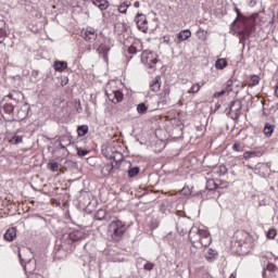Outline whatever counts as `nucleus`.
<instances>
[{
	"label": "nucleus",
	"mask_w": 278,
	"mask_h": 278,
	"mask_svg": "<svg viewBox=\"0 0 278 278\" xmlns=\"http://www.w3.org/2000/svg\"><path fill=\"white\" fill-rule=\"evenodd\" d=\"M198 249L200 248H194V245L191 243V247H190V257L191 260H194V257H199V251Z\"/></svg>",
	"instance_id": "e433bc0d"
},
{
	"label": "nucleus",
	"mask_w": 278,
	"mask_h": 278,
	"mask_svg": "<svg viewBox=\"0 0 278 278\" xmlns=\"http://www.w3.org/2000/svg\"><path fill=\"white\" fill-rule=\"evenodd\" d=\"M199 90H201L200 84L192 85V87L189 89V94H197Z\"/></svg>",
	"instance_id": "a19ab883"
},
{
	"label": "nucleus",
	"mask_w": 278,
	"mask_h": 278,
	"mask_svg": "<svg viewBox=\"0 0 278 278\" xmlns=\"http://www.w3.org/2000/svg\"><path fill=\"white\" fill-rule=\"evenodd\" d=\"M248 168H253V167L251 165H249Z\"/></svg>",
	"instance_id": "774afa93"
},
{
	"label": "nucleus",
	"mask_w": 278,
	"mask_h": 278,
	"mask_svg": "<svg viewBox=\"0 0 278 278\" xmlns=\"http://www.w3.org/2000/svg\"><path fill=\"white\" fill-rule=\"evenodd\" d=\"M135 23L139 31H142L143 34H147V31H149V22L147 21V15L138 13L135 17Z\"/></svg>",
	"instance_id": "1a4fd4ad"
},
{
	"label": "nucleus",
	"mask_w": 278,
	"mask_h": 278,
	"mask_svg": "<svg viewBox=\"0 0 278 278\" xmlns=\"http://www.w3.org/2000/svg\"><path fill=\"white\" fill-rule=\"evenodd\" d=\"M97 53H99V55H102L104 62H108V53H110V48L108 45L105 43H101L98 48H97Z\"/></svg>",
	"instance_id": "f8f14e48"
},
{
	"label": "nucleus",
	"mask_w": 278,
	"mask_h": 278,
	"mask_svg": "<svg viewBox=\"0 0 278 278\" xmlns=\"http://www.w3.org/2000/svg\"><path fill=\"white\" fill-rule=\"evenodd\" d=\"M9 97H10V99H13L14 94L10 93Z\"/></svg>",
	"instance_id": "0e129e2a"
},
{
	"label": "nucleus",
	"mask_w": 278,
	"mask_h": 278,
	"mask_svg": "<svg viewBox=\"0 0 278 278\" xmlns=\"http://www.w3.org/2000/svg\"><path fill=\"white\" fill-rule=\"evenodd\" d=\"M125 231H127V225L121 219H114L109 224V236H111L113 242L121 241Z\"/></svg>",
	"instance_id": "f03ea898"
},
{
	"label": "nucleus",
	"mask_w": 278,
	"mask_h": 278,
	"mask_svg": "<svg viewBox=\"0 0 278 278\" xmlns=\"http://www.w3.org/2000/svg\"><path fill=\"white\" fill-rule=\"evenodd\" d=\"M7 36L8 31L5 30V21L0 20V45L3 43Z\"/></svg>",
	"instance_id": "412c9836"
},
{
	"label": "nucleus",
	"mask_w": 278,
	"mask_h": 278,
	"mask_svg": "<svg viewBox=\"0 0 278 278\" xmlns=\"http://www.w3.org/2000/svg\"><path fill=\"white\" fill-rule=\"evenodd\" d=\"M225 94H229V91L226 88L215 92L213 97L214 99H219V97H225Z\"/></svg>",
	"instance_id": "79ce46f5"
},
{
	"label": "nucleus",
	"mask_w": 278,
	"mask_h": 278,
	"mask_svg": "<svg viewBox=\"0 0 278 278\" xmlns=\"http://www.w3.org/2000/svg\"><path fill=\"white\" fill-rule=\"evenodd\" d=\"M277 265L274 264V263H268L267 264V267H266V270H268L269 273H275V270H277Z\"/></svg>",
	"instance_id": "a18cd8bd"
},
{
	"label": "nucleus",
	"mask_w": 278,
	"mask_h": 278,
	"mask_svg": "<svg viewBox=\"0 0 278 278\" xmlns=\"http://www.w3.org/2000/svg\"><path fill=\"white\" fill-rule=\"evenodd\" d=\"M190 36H192V33L190 31V29L181 30L180 33L177 34V38H178V40L176 41L177 45H181V42H184V40H188Z\"/></svg>",
	"instance_id": "ddd939ff"
},
{
	"label": "nucleus",
	"mask_w": 278,
	"mask_h": 278,
	"mask_svg": "<svg viewBox=\"0 0 278 278\" xmlns=\"http://www.w3.org/2000/svg\"><path fill=\"white\" fill-rule=\"evenodd\" d=\"M118 12H119L121 14H127L126 5L121 4V5L118 7Z\"/></svg>",
	"instance_id": "09e8293b"
},
{
	"label": "nucleus",
	"mask_w": 278,
	"mask_h": 278,
	"mask_svg": "<svg viewBox=\"0 0 278 278\" xmlns=\"http://www.w3.org/2000/svg\"><path fill=\"white\" fill-rule=\"evenodd\" d=\"M274 131H275V125H271L270 123L265 124L264 135L266 136V138H270Z\"/></svg>",
	"instance_id": "393cba45"
},
{
	"label": "nucleus",
	"mask_w": 278,
	"mask_h": 278,
	"mask_svg": "<svg viewBox=\"0 0 278 278\" xmlns=\"http://www.w3.org/2000/svg\"><path fill=\"white\" fill-rule=\"evenodd\" d=\"M113 170H114V163H108L101 168V173L103 177H109V175H112Z\"/></svg>",
	"instance_id": "aec40b11"
},
{
	"label": "nucleus",
	"mask_w": 278,
	"mask_h": 278,
	"mask_svg": "<svg viewBox=\"0 0 278 278\" xmlns=\"http://www.w3.org/2000/svg\"><path fill=\"white\" fill-rule=\"evenodd\" d=\"M23 142V136L14 135L10 140V144H21Z\"/></svg>",
	"instance_id": "72a5a7b5"
},
{
	"label": "nucleus",
	"mask_w": 278,
	"mask_h": 278,
	"mask_svg": "<svg viewBox=\"0 0 278 278\" xmlns=\"http://www.w3.org/2000/svg\"><path fill=\"white\" fill-rule=\"evenodd\" d=\"M228 172H229V169L225 165H219V166L214 168V173L216 175H218L219 177H223V176L227 175Z\"/></svg>",
	"instance_id": "b1692460"
},
{
	"label": "nucleus",
	"mask_w": 278,
	"mask_h": 278,
	"mask_svg": "<svg viewBox=\"0 0 278 278\" xmlns=\"http://www.w3.org/2000/svg\"><path fill=\"white\" fill-rule=\"evenodd\" d=\"M139 51H142V42L140 41H134L128 48V53H130V55H136Z\"/></svg>",
	"instance_id": "4468645a"
},
{
	"label": "nucleus",
	"mask_w": 278,
	"mask_h": 278,
	"mask_svg": "<svg viewBox=\"0 0 278 278\" xmlns=\"http://www.w3.org/2000/svg\"><path fill=\"white\" fill-rule=\"evenodd\" d=\"M71 144V138L68 136H62L59 138V148L66 149Z\"/></svg>",
	"instance_id": "4be33fe9"
},
{
	"label": "nucleus",
	"mask_w": 278,
	"mask_h": 278,
	"mask_svg": "<svg viewBox=\"0 0 278 278\" xmlns=\"http://www.w3.org/2000/svg\"><path fill=\"white\" fill-rule=\"evenodd\" d=\"M260 81H261L260 76H257V75H252V76H251V79H250L249 86H250L251 88H253V87H255V86H260Z\"/></svg>",
	"instance_id": "2f4dec72"
},
{
	"label": "nucleus",
	"mask_w": 278,
	"mask_h": 278,
	"mask_svg": "<svg viewBox=\"0 0 278 278\" xmlns=\"http://www.w3.org/2000/svg\"><path fill=\"white\" fill-rule=\"evenodd\" d=\"M150 88L152 92H160V88H162V76L157 75L154 79H152L150 84Z\"/></svg>",
	"instance_id": "9d476101"
},
{
	"label": "nucleus",
	"mask_w": 278,
	"mask_h": 278,
	"mask_svg": "<svg viewBox=\"0 0 278 278\" xmlns=\"http://www.w3.org/2000/svg\"><path fill=\"white\" fill-rule=\"evenodd\" d=\"M81 38H84L86 42L92 43L99 38V33H97V29L93 27L88 26L86 29L81 30Z\"/></svg>",
	"instance_id": "6e6552de"
},
{
	"label": "nucleus",
	"mask_w": 278,
	"mask_h": 278,
	"mask_svg": "<svg viewBox=\"0 0 278 278\" xmlns=\"http://www.w3.org/2000/svg\"><path fill=\"white\" fill-rule=\"evenodd\" d=\"M162 40H163L164 45H167L168 47H170V45H172V42H170V35L163 36Z\"/></svg>",
	"instance_id": "49530a36"
},
{
	"label": "nucleus",
	"mask_w": 278,
	"mask_h": 278,
	"mask_svg": "<svg viewBox=\"0 0 278 278\" xmlns=\"http://www.w3.org/2000/svg\"><path fill=\"white\" fill-rule=\"evenodd\" d=\"M77 134H78L79 138H84V136H86V134H88V125L78 126Z\"/></svg>",
	"instance_id": "7c9ffc66"
},
{
	"label": "nucleus",
	"mask_w": 278,
	"mask_h": 278,
	"mask_svg": "<svg viewBox=\"0 0 278 278\" xmlns=\"http://www.w3.org/2000/svg\"><path fill=\"white\" fill-rule=\"evenodd\" d=\"M266 238H268V240H275V238H277V230L270 228L266 233Z\"/></svg>",
	"instance_id": "4c0bfd02"
},
{
	"label": "nucleus",
	"mask_w": 278,
	"mask_h": 278,
	"mask_svg": "<svg viewBox=\"0 0 278 278\" xmlns=\"http://www.w3.org/2000/svg\"><path fill=\"white\" fill-rule=\"evenodd\" d=\"M93 49H97V45H93Z\"/></svg>",
	"instance_id": "338daca9"
},
{
	"label": "nucleus",
	"mask_w": 278,
	"mask_h": 278,
	"mask_svg": "<svg viewBox=\"0 0 278 278\" xmlns=\"http://www.w3.org/2000/svg\"><path fill=\"white\" fill-rule=\"evenodd\" d=\"M235 12H236V14H237V18H236V21L232 23V25H236V23H238V21H240V22L243 23V25H244V23H247V22L249 21V18H248L247 16H244V15L242 14V12H240V9L236 8V9H235Z\"/></svg>",
	"instance_id": "5701e85b"
},
{
	"label": "nucleus",
	"mask_w": 278,
	"mask_h": 278,
	"mask_svg": "<svg viewBox=\"0 0 278 278\" xmlns=\"http://www.w3.org/2000/svg\"><path fill=\"white\" fill-rule=\"evenodd\" d=\"M84 238H86V233L81 230H72L63 236V240H66L70 244H75V242H79V240H84Z\"/></svg>",
	"instance_id": "0eeeda50"
},
{
	"label": "nucleus",
	"mask_w": 278,
	"mask_h": 278,
	"mask_svg": "<svg viewBox=\"0 0 278 278\" xmlns=\"http://www.w3.org/2000/svg\"><path fill=\"white\" fill-rule=\"evenodd\" d=\"M155 268V264L147 261V263L143 265V270L151 271Z\"/></svg>",
	"instance_id": "37998d69"
},
{
	"label": "nucleus",
	"mask_w": 278,
	"mask_h": 278,
	"mask_svg": "<svg viewBox=\"0 0 278 278\" xmlns=\"http://www.w3.org/2000/svg\"><path fill=\"white\" fill-rule=\"evenodd\" d=\"M249 5H250L251 8H255V5H257V0H250Z\"/></svg>",
	"instance_id": "3c124183"
},
{
	"label": "nucleus",
	"mask_w": 278,
	"mask_h": 278,
	"mask_svg": "<svg viewBox=\"0 0 278 278\" xmlns=\"http://www.w3.org/2000/svg\"><path fill=\"white\" fill-rule=\"evenodd\" d=\"M151 229H157V222L151 223Z\"/></svg>",
	"instance_id": "603ef678"
},
{
	"label": "nucleus",
	"mask_w": 278,
	"mask_h": 278,
	"mask_svg": "<svg viewBox=\"0 0 278 278\" xmlns=\"http://www.w3.org/2000/svg\"><path fill=\"white\" fill-rule=\"evenodd\" d=\"M139 173H140V167H138V166L129 167V169H128V177L134 178Z\"/></svg>",
	"instance_id": "c9c22d12"
},
{
	"label": "nucleus",
	"mask_w": 278,
	"mask_h": 278,
	"mask_svg": "<svg viewBox=\"0 0 278 278\" xmlns=\"http://www.w3.org/2000/svg\"><path fill=\"white\" fill-rule=\"evenodd\" d=\"M106 212L105 210L103 208H100L97 211L96 215H94V218L96 220H105V216H106Z\"/></svg>",
	"instance_id": "c756f323"
},
{
	"label": "nucleus",
	"mask_w": 278,
	"mask_h": 278,
	"mask_svg": "<svg viewBox=\"0 0 278 278\" xmlns=\"http://www.w3.org/2000/svg\"><path fill=\"white\" fill-rule=\"evenodd\" d=\"M273 264H275L278 267V257L274 258V263Z\"/></svg>",
	"instance_id": "bf43d9fd"
},
{
	"label": "nucleus",
	"mask_w": 278,
	"mask_h": 278,
	"mask_svg": "<svg viewBox=\"0 0 278 278\" xmlns=\"http://www.w3.org/2000/svg\"><path fill=\"white\" fill-rule=\"evenodd\" d=\"M189 240L194 249L207 248L212 244V235L205 229L193 226L189 231Z\"/></svg>",
	"instance_id": "f257e3e1"
},
{
	"label": "nucleus",
	"mask_w": 278,
	"mask_h": 278,
	"mask_svg": "<svg viewBox=\"0 0 278 278\" xmlns=\"http://www.w3.org/2000/svg\"><path fill=\"white\" fill-rule=\"evenodd\" d=\"M76 112L78 114H81V112H84V109L81 108V102L79 100L76 102Z\"/></svg>",
	"instance_id": "de8ad7c7"
},
{
	"label": "nucleus",
	"mask_w": 278,
	"mask_h": 278,
	"mask_svg": "<svg viewBox=\"0 0 278 278\" xmlns=\"http://www.w3.org/2000/svg\"><path fill=\"white\" fill-rule=\"evenodd\" d=\"M218 188H227V185H218L214 179L206 180V190L213 192V190H218Z\"/></svg>",
	"instance_id": "9b49d317"
},
{
	"label": "nucleus",
	"mask_w": 278,
	"mask_h": 278,
	"mask_svg": "<svg viewBox=\"0 0 278 278\" xmlns=\"http://www.w3.org/2000/svg\"><path fill=\"white\" fill-rule=\"evenodd\" d=\"M66 68H68V63H66V61L54 62V71L58 73H63V71H66Z\"/></svg>",
	"instance_id": "6ab92c4d"
},
{
	"label": "nucleus",
	"mask_w": 278,
	"mask_h": 278,
	"mask_svg": "<svg viewBox=\"0 0 278 278\" xmlns=\"http://www.w3.org/2000/svg\"><path fill=\"white\" fill-rule=\"evenodd\" d=\"M91 1L93 5H96L97 8H99V10H101V12L110 8V2L108 0H91Z\"/></svg>",
	"instance_id": "dca6fc26"
},
{
	"label": "nucleus",
	"mask_w": 278,
	"mask_h": 278,
	"mask_svg": "<svg viewBox=\"0 0 278 278\" xmlns=\"http://www.w3.org/2000/svg\"><path fill=\"white\" fill-rule=\"evenodd\" d=\"M63 144H65V146L68 144V141L64 140Z\"/></svg>",
	"instance_id": "69168bd1"
},
{
	"label": "nucleus",
	"mask_w": 278,
	"mask_h": 278,
	"mask_svg": "<svg viewBox=\"0 0 278 278\" xmlns=\"http://www.w3.org/2000/svg\"><path fill=\"white\" fill-rule=\"evenodd\" d=\"M149 110V106L144 102H141L137 105V112L138 114H147Z\"/></svg>",
	"instance_id": "473e14b6"
},
{
	"label": "nucleus",
	"mask_w": 278,
	"mask_h": 278,
	"mask_svg": "<svg viewBox=\"0 0 278 278\" xmlns=\"http://www.w3.org/2000/svg\"><path fill=\"white\" fill-rule=\"evenodd\" d=\"M87 49H88V51H92V47L91 46H89Z\"/></svg>",
	"instance_id": "680f3d73"
},
{
	"label": "nucleus",
	"mask_w": 278,
	"mask_h": 278,
	"mask_svg": "<svg viewBox=\"0 0 278 278\" xmlns=\"http://www.w3.org/2000/svg\"><path fill=\"white\" fill-rule=\"evenodd\" d=\"M14 238H16V228H9L4 233V240L7 242H13Z\"/></svg>",
	"instance_id": "f3484780"
},
{
	"label": "nucleus",
	"mask_w": 278,
	"mask_h": 278,
	"mask_svg": "<svg viewBox=\"0 0 278 278\" xmlns=\"http://www.w3.org/2000/svg\"><path fill=\"white\" fill-rule=\"evenodd\" d=\"M176 229L180 236L190 235V229H192V220L187 217H179L176 223Z\"/></svg>",
	"instance_id": "20e7f679"
},
{
	"label": "nucleus",
	"mask_w": 278,
	"mask_h": 278,
	"mask_svg": "<svg viewBox=\"0 0 278 278\" xmlns=\"http://www.w3.org/2000/svg\"><path fill=\"white\" fill-rule=\"evenodd\" d=\"M122 5H126V9H127V8H129V5H131V2L126 1V2L122 3Z\"/></svg>",
	"instance_id": "6e6d98bb"
},
{
	"label": "nucleus",
	"mask_w": 278,
	"mask_h": 278,
	"mask_svg": "<svg viewBox=\"0 0 278 278\" xmlns=\"http://www.w3.org/2000/svg\"><path fill=\"white\" fill-rule=\"evenodd\" d=\"M109 160H113L118 164L125 160V155H123V153L121 152H115L114 154L109 156Z\"/></svg>",
	"instance_id": "a878e982"
},
{
	"label": "nucleus",
	"mask_w": 278,
	"mask_h": 278,
	"mask_svg": "<svg viewBox=\"0 0 278 278\" xmlns=\"http://www.w3.org/2000/svg\"><path fill=\"white\" fill-rule=\"evenodd\" d=\"M262 153L256 151H247L243 153L244 160H251V157H261Z\"/></svg>",
	"instance_id": "bb28decb"
},
{
	"label": "nucleus",
	"mask_w": 278,
	"mask_h": 278,
	"mask_svg": "<svg viewBox=\"0 0 278 278\" xmlns=\"http://www.w3.org/2000/svg\"><path fill=\"white\" fill-rule=\"evenodd\" d=\"M229 278H236L235 274H231Z\"/></svg>",
	"instance_id": "e2e57ef3"
},
{
	"label": "nucleus",
	"mask_w": 278,
	"mask_h": 278,
	"mask_svg": "<svg viewBox=\"0 0 278 278\" xmlns=\"http://www.w3.org/2000/svg\"><path fill=\"white\" fill-rule=\"evenodd\" d=\"M206 262H214L218 257V252L214 249H207L204 253Z\"/></svg>",
	"instance_id": "2eb2a0df"
},
{
	"label": "nucleus",
	"mask_w": 278,
	"mask_h": 278,
	"mask_svg": "<svg viewBox=\"0 0 278 278\" xmlns=\"http://www.w3.org/2000/svg\"><path fill=\"white\" fill-rule=\"evenodd\" d=\"M77 150V155L79 157H86V155H88V153H90V150L84 149V148H76Z\"/></svg>",
	"instance_id": "ea45409f"
},
{
	"label": "nucleus",
	"mask_w": 278,
	"mask_h": 278,
	"mask_svg": "<svg viewBox=\"0 0 278 278\" xmlns=\"http://www.w3.org/2000/svg\"><path fill=\"white\" fill-rule=\"evenodd\" d=\"M48 169L51 170L52 173H58V170H60V163L58 162L48 163Z\"/></svg>",
	"instance_id": "f704fd0d"
},
{
	"label": "nucleus",
	"mask_w": 278,
	"mask_h": 278,
	"mask_svg": "<svg viewBox=\"0 0 278 278\" xmlns=\"http://www.w3.org/2000/svg\"><path fill=\"white\" fill-rule=\"evenodd\" d=\"M235 86H236V83H235L232 79H229V80L226 83V89H227V91H228V94H229V92H233Z\"/></svg>",
	"instance_id": "58836bf2"
},
{
	"label": "nucleus",
	"mask_w": 278,
	"mask_h": 278,
	"mask_svg": "<svg viewBox=\"0 0 278 278\" xmlns=\"http://www.w3.org/2000/svg\"><path fill=\"white\" fill-rule=\"evenodd\" d=\"M105 94L112 103H121L125 99V94L118 87H116V81L112 80L108 84L105 89Z\"/></svg>",
	"instance_id": "7ed1b4c3"
},
{
	"label": "nucleus",
	"mask_w": 278,
	"mask_h": 278,
	"mask_svg": "<svg viewBox=\"0 0 278 278\" xmlns=\"http://www.w3.org/2000/svg\"><path fill=\"white\" fill-rule=\"evenodd\" d=\"M262 275H263V278H266V269H263Z\"/></svg>",
	"instance_id": "052dcab7"
},
{
	"label": "nucleus",
	"mask_w": 278,
	"mask_h": 278,
	"mask_svg": "<svg viewBox=\"0 0 278 278\" xmlns=\"http://www.w3.org/2000/svg\"><path fill=\"white\" fill-rule=\"evenodd\" d=\"M239 34L241 36L240 42H242V40H247V38H250L251 35L253 34V26H247Z\"/></svg>",
	"instance_id": "a211bd4d"
},
{
	"label": "nucleus",
	"mask_w": 278,
	"mask_h": 278,
	"mask_svg": "<svg viewBox=\"0 0 278 278\" xmlns=\"http://www.w3.org/2000/svg\"><path fill=\"white\" fill-rule=\"evenodd\" d=\"M232 151H236L237 153H242L244 151V148L240 143H233Z\"/></svg>",
	"instance_id": "c03bdc74"
},
{
	"label": "nucleus",
	"mask_w": 278,
	"mask_h": 278,
	"mask_svg": "<svg viewBox=\"0 0 278 278\" xmlns=\"http://www.w3.org/2000/svg\"><path fill=\"white\" fill-rule=\"evenodd\" d=\"M227 66V60L226 59H218L215 62V68H217L218 71H223V68H225Z\"/></svg>",
	"instance_id": "c85d7f7f"
},
{
	"label": "nucleus",
	"mask_w": 278,
	"mask_h": 278,
	"mask_svg": "<svg viewBox=\"0 0 278 278\" xmlns=\"http://www.w3.org/2000/svg\"><path fill=\"white\" fill-rule=\"evenodd\" d=\"M134 8H140V2H139V1H136V2L134 3Z\"/></svg>",
	"instance_id": "13d9d810"
},
{
	"label": "nucleus",
	"mask_w": 278,
	"mask_h": 278,
	"mask_svg": "<svg viewBox=\"0 0 278 278\" xmlns=\"http://www.w3.org/2000/svg\"><path fill=\"white\" fill-rule=\"evenodd\" d=\"M275 97H277V99H278V85H276V87H275Z\"/></svg>",
	"instance_id": "4d7b16f0"
},
{
	"label": "nucleus",
	"mask_w": 278,
	"mask_h": 278,
	"mask_svg": "<svg viewBox=\"0 0 278 278\" xmlns=\"http://www.w3.org/2000/svg\"><path fill=\"white\" fill-rule=\"evenodd\" d=\"M141 62L147 68H155V64H157V55L149 50H144L141 53Z\"/></svg>",
	"instance_id": "39448f33"
},
{
	"label": "nucleus",
	"mask_w": 278,
	"mask_h": 278,
	"mask_svg": "<svg viewBox=\"0 0 278 278\" xmlns=\"http://www.w3.org/2000/svg\"><path fill=\"white\" fill-rule=\"evenodd\" d=\"M2 110L5 114H14V104L12 102L4 103Z\"/></svg>",
	"instance_id": "cd10ccee"
},
{
	"label": "nucleus",
	"mask_w": 278,
	"mask_h": 278,
	"mask_svg": "<svg viewBox=\"0 0 278 278\" xmlns=\"http://www.w3.org/2000/svg\"><path fill=\"white\" fill-rule=\"evenodd\" d=\"M170 238H175V235L173 232L168 233L166 237H165V240H170Z\"/></svg>",
	"instance_id": "864d4df0"
},
{
	"label": "nucleus",
	"mask_w": 278,
	"mask_h": 278,
	"mask_svg": "<svg viewBox=\"0 0 278 278\" xmlns=\"http://www.w3.org/2000/svg\"><path fill=\"white\" fill-rule=\"evenodd\" d=\"M235 81V89L236 88H245L247 87V85H240V83H238V80H233Z\"/></svg>",
	"instance_id": "8fccbe9b"
},
{
	"label": "nucleus",
	"mask_w": 278,
	"mask_h": 278,
	"mask_svg": "<svg viewBox=\"0 0 278 278\" xmlns=\"http://www.w3.org/2000/svg\"><path fill=\"white\" fill-rule=\"evenodd\" d=\"M201 199H208L207 195H205V191H200Z\"/></svg>",
	"instance_id": "5fc2aeb1"
},
{
	"label": "nucleus",
	"mask_w": 278,
	"mask_h": 278,
	"mask_svg": "<svg viewBox=\"0 0 278 278\" xmlns=\"http://www.w3.org/2000/svg\"><path fill=\"white\" fill-rule=\"evenodd\" d=\"M242 111V102L240 100H233L229 104L228 116L232 121H238L240 118V112Z\"/></svg>",
	"instance_id": "423d86ee"
}]
</instances>
